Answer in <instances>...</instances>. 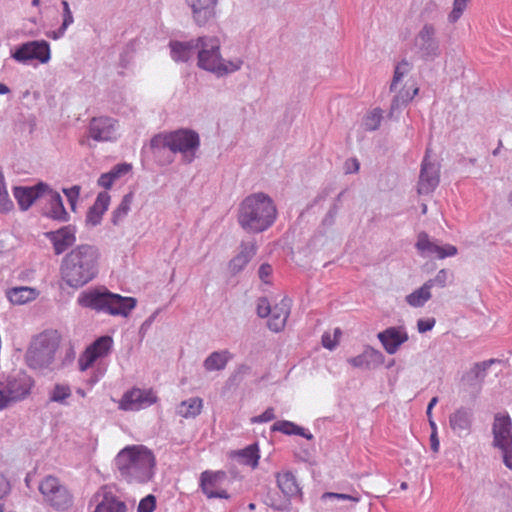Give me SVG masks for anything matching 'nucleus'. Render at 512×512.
Returning a JSON list of instances; mask_svg holds the SVG:
<instances>
[{
  "label": "nucleus",
  "mask_w": 512,
  "mask_h": 512,
  "mask_svg": "<svg viewBox=\"0 0 512 512\" xmlns=\"http://www.w3.org/2000/svg\"><path fill=\"white\" fill-rule=\"evenodd\" d=\"M439 166L428 161L427 156L422 162L417 191L420 195L432 193L439 184Z\"/></svg>",
  "instance_id": "a211bd4d"
},
{
  "label": "nucleus",
  "mask_w": 512,
  "mask_h": 512,
  "mask_svg": "<svg viewBox=\"0 0 512 512\" xmlns=\"http://www.w3.org/2000/svg\"><path fill=\"white\" fill-rule=\"evenodd\" d=\"M45 502L56 510H67L73 504V496L54 476L45 477L39 484Z\"/></svg>",
  "instance_id": "6e6552de"
},
{
  "label": "nucleus",
  "mask_w": 512,
  "mask_h": 512,
  "mask_svg": "<svg viewBox=\"0 0 512 512\" xmlns=\"http://www.w3.org/2000/svg\"><path fill=\"white\" fill-rule=\"evenodd\" d=\"M203 408V401L199 397L182 401L179 406V414L185 418L198 416Z\"/></svg>",
  "instance_id": "f704fd0d"
},
{
  "label": "nucleus",
  "mask_w": 512,
  "mask_h": 512,
  "mask_svg": "<svg viewBox=\"0 0 512 512\" xmlns=\"http://www.w3.org/2000/svg\"><path fill=\"white\" fill-rule=\"evenodd\" d=\"M493 444L499 449L512 447V421L509 415L498 413L492 427Z\"/></svg>",
  "instance_id": "2eb2a0df"
},
{
  "label": "nucleus",
  "mask_w": 512,
  "mask_h": 512,
  "mask_svg": "<svg viewBox=\"0 0 512 512\" xmlns=\"http://www.w3.org/2000/svg\"><path fill=\"white\" fill-rule=\"evenodd\" d=\"M233 456L238 458L240 464L255 469L258 466L260 459L259 447L256 443L251 444L244 449L235 451Z\"/></svg>",
  "instance_id": "c85d7f7f"
},
{
  "label": "nucleus",
  "mask_w": 512,
  "mask_h": 512,
  "mask_svg": "<svg viewBox=\"0 0 512 512\" xmlns=\"http://www.w3.org/2000/svg\"><path fill=\"white\" fill-rule=\"evenodd\" d=\"M503 453V462L506 467L512 469V447L507 449H500Z\"/></svg>",
  "instance_id": "bf43d9fd"
},
{
  "label": "nucleus",
  "mask_w": 512,
  "mask_h": 512,
  "mask_svg": "<svg viewBox=\"0 0 512 512\" xmlns=\"http://www.w3.org/2000/svg\"><path fill=\"white\" fill-rule=\"evenodd\" d=\"M381 120H382V110L379 108H376V109L372 110L371 112H369L365 116L363 125L366 130L373 131V130H376L380 126Z\"/></svg>",
  "instance_id": "ea45409f"
},
{
  "label": "nucleus",
  "mask_w": 512,
  "mask_h": 512,
  "mask_svg": "<svg viewBox=\"0 0 512 512\" xmlns=\"http://www.w3.org/2000/svg\"><path fill=\"white\" fill-rule=\"evenodd\" d=\"M359 162L357 159H350L346 162V172L353 173L359 170Z\"/></svg>",
  "instance_id": "052dcab7"
},
{
  "label": "nucleus",
  "mask_w": 512,
  "mask_h": 512,
  "mask_svg": "<svg viewBox=\"0 0 512 512\" xmlns=\"http://www.w3.org/2000/svg\"><path fill=\"white\" fill-rule=\"evenodd\" d=\"M431 449L433 452L437 453L439 451L440 443L437 437L436 432L434 431L430 436Z\"/></svg>",
  "instance_id": "680f3d73"
},
{
  "label": "nucleus",
  "mask_w": 512,
  "mask_h": 512,
  "mask_svg": "<svg viewBox=\"0 0 512 512\" xmlns=\"http://www.w3.org/2000/svg\"><path fill=\"white\" fill-rule=\"evenodd\" d=\"M437 402H438V398H437V397H433V398L430 400V402H429V404H428V407H427V415H428L429 417H430V415H431V410H432V408L437 404Z\"/></svg>",
  "instance_id": "0e129e2a"
},
{
  "label": "nucleus",
  "mask_w": 512,
  "mask_h": 512,
  "mask_svg": "<svg viewBox=\"0 0 512 512\" xmlns=\"http://www.w3.org/2000/svg\"><path fill=\"white\" fill-rule=\"evenodd\" d=\"M369 353L368 352H364L356 357H353V358H350L348 360V362L353 366V367H358V368H363V367H368L369 366Z\"/></svg>",
  "instance_id": "8fccbe9b"
},
{
  "label": "nucleus",
  "mask_w": 512,
  "mask_h": 512,
  "mask_svg": "<svg viewBox=\"0 0 512 512\" xmlns=\"http://www.w3.org/2000/svg\"><path fill=\"white\" fill-rule=\"evenodd\" d=\"M290 314V301L282 299L279 304H276L270 313L268 320V327L274 332H279L284 329L287 318Z\"/></svg>",
  "instance_id": "a878e982"
},
{
  "label": "nucleus",
  "mask_w": 512,
  "mask_h": 512,
  "mask_svg": "<svg viewBox=\"0 0 512 512\" xmlns=\"http://www.w3.org/2000/svg\"><path fill=\"white\" fill-rule=\"evenodd\" d=\"M196 47H199L198 42H171V56L175 61H187L192 57Z\"/></svg>",
  "instance_id": "c756f323"
},
{
  "label": "nucleus",
  "mask_w": 512,
  "mask_h": 512,
  "mask_svg": "<svg viewBox=\"0 0 512 512\" xmlns=\"http://www.w3.org/2000/svg\"><path fill=\"white\" fill-rule=\"evenodd\" d=\"M9 92V88L5 84L0 83V94H7Z\"/></svg>",
  "instance_id": "338daca9"
},
{
  "label": "nucleus",
  "mask_w": 512,
  "mask_h": 512,
  "mask_svg": "<svg viewBox=\"0 0 512 512\" xmlns=\"http://www.w3.org/2000/svg\"><path fill=\"white\" fill-rule=\"evenodd\" d=\"M48 187L42 183L32 187H15L14 197L22 210H27L34 201L43 196Z\"/></svg>",
  "instance_id": "412c9836"
},
{
  "label": "nucleus",
  "mask_w": 512,
  "mask_h": 512,
  "mask_svg": "<svg viewBox=\"0 0 512 512\" xmlns=\"http://www.w3.org/2000/svg\"><path fill=\"white\" fill-rule=\"evenodd\" d=\"M157 396L152 389L132 388L119 402V408L125 411H137L154 404Z\"/></svg>",
  "instance_id": "4468645a"
},
{
  "label": "nucleus",
  "mask_w": 512,
  "mask_h": 512,
  "mask_svg": "<svg viewBox=\"0 0 512 512\" xmlns=\"http://www.w3.org/2000/svg\"><path fill=\"white\" fill-rule=\"evenodd\" d=\"M110 200L111 197L108 192H100L87 213V222L92 225L99 224L110 205Z\"/></svg>",
  "instance_id": "bb28decb"
},
{
  "label": "nucleus",
  "mask_w": 512,
  "mask_h": 512,
  "mask_svg": "<svg viewBox=\"0 0 512 512\" xmlns=\"http://www.w3.org/2000/svg\"><path fill=\"white\" fill-rule=\"evenodd\" d=\"M433 251V255H435L436 258L438 259L453 257L458 253L457 248L451 244H446L444 246H439L438 244H436L435 249Z\"/></svg>",
  "instance_id": "de8ad7c7"
},
{
  "label": "nucleus",
  "mask_w": 512,
  "mask_h": 512,
  "mask_svg": "<svg viewBox=\"0 0 512 512\" xmlns=\"http://www.w3.org/2000/svg\"><path fill=\"white\" fill-rule=\"evenodd\" d=\"M271 430L278 431L286 435H299L308 440H311L313 438V435L309 432H306V430L303 427H300L295 423L286 420L275 422L272 425Z\"/></svg>",
  "instance_id": "2f4dec72"
},
{
  "label": "nucleus",
  "mask_w": 512,
  "mask_h": 512,
  "mask_svg": "<svg viewBox=\"0 0 512 512\" xmlns=\"http://www.w3.org/2000/svg\"><path fill=\"white\" fill-rule=\"evenodd\" d=\"M131 169L129 164H118L111 171L102 174L98 179V185L109 189L114 181L118 179L121 175L128 173Z\"/></svg>",
  "instance_id": "473e14b6"
},
{
  "label": "nucleus",
  "mask_w": 512,
  "mask_h": 512,
  "mask_svg": "<svg viewBox=\"0 0 512 512\" xmlns=\"http://www.w3.org/2000/svg\"><path fill=\"white\" fill-rule=\"evenodd\" d=\"M272 506L278 510H282L284 506L282 504L272 503Z\"/></svg>",
  "instance_id": "774afa93"
},
{
  "label": "nucleus",
  "mask_w": 512,
  "mask_h": 512,
  "mask_svg": "<svg viewBox=\"0 0 512 512\" xmlns=\"http://www.w3.org/2000/svg\"><path fill=\"white\" fill-rule=\"evenodd\" d=\"M277 487L288 502L291 498L301 494V489L295 475L290 471H281L275 475Z\"/></svg>",
  "instance_id": "393cba45"
},
{
  "label": "nucleus",
  "mask_w": 512,
  "mask_h": 512,
  "mask_svg": "<svg viewBox=\"0 0 512 512\" xmlns=\"http://www.w3.org/2000/svg\"><path fill=\"white\" fill-rule=\"evenodd\" d=\"M258 273H259L260 279L264 283H266V284L270 283V276L272 274V267L269 264H267V263L262 264L260 266V268H259V272Z\"/></svg>",
  "instance_id": "13d9d810"
},
{
  "label": "nucleus",
  "mask_w": 512,
  "mask_h": 512,
  "mask_svg": "<svg viewBox=\"0 0 512 512\" xmlns=\"http://www.w3.org/2000/svg\"><path fill=\"white\" fill-rule=\"evenodd\" d=\"M450 426L458 435L468 432L470 429L469 415L464 411H456L450 416Z\"/></svg>",
  "instance_id": "e433bc0d"
},
{
  "label": "nucleus",
  "mask_w": 512,
  "mask_h": 512,
  "mask_svg": "<svg viewBox=\"0 0 512 512\" xmlns=\"http://www.w3.org/2000/svg\"><path fill=\"white\" fill-rule=\"evenodd\" d=\"M436 320L434 318L419 319L417 328L420 333L430 331L435 326Z\"/></svg>",
  "instance_id": "4d7b16f0"
},
{
  "label": "nucleus",
  "mask_w": 512,
  "mask_h": 512,
  "mask_svg": "<svg viewBox=\"0 0 512 512\" xmlns=\"http://www.w3.org/2000/svg\"><path fill=\"white\" fill-rule=\"evenodd\" d=\"M492 362H493V360H491L489 362L485 361V362H482V363H478V364L475 365V368L479 369L481 371H485Z\"/></svg>",
  "instance_id": "69168bd1"
},
{
  "label": "nucleus",
  "mask_w": 512,
  "mask_h": 512,
  "mask_svg": "<svg viewBox=\"0 0 512 512\" xmlns=\"http://www.w3.org/2000/svg\"><path fill=\"white\" fill-rule=\"evenodd\" d=\"M272 309L270 307V304L266 298H261L258 301L257 304V314L260 317H267L270 315Z\"/></svg>",
  "instance_id": "5fc2aeb1"
},
{
  "label": "nucleus",
  "mask_w": 512,
  "mask_h": 512,
  "mask_svg": "<svg viewBox=\"0 0 512 512\" xmlns=\"http://www.w3.org/2000/svg\"><path fill=\"white\" fill-rule=\"evenodd\" d=\"M9 491V483L4 477H0V496L5 495Z\"/></svg>",
  "instance_id": "e2e57ef3"
},
{
  "label": "nucleus",
  "mask_w": 512,
  "mask_h": 512,
  "mask_svg": "<svg viewBox=\"0 0 512 512\" xmlns=\"http://www.w3.org/2000/svg\"><path fill=\"white\" fill-rule=\"evenodd\" d=\"M99 253L96 247L81 244L67 253L60 265L61 279L72 288H80L98 273Z\"/></svg>",
  "instance_id": "f257e3e1"
},
{
  "label": "nucleus",
  "mask_w": 512,
  "mask_h": 512,
  "mask_svg": "<svg viewBox=\"0 0 512 512\" xmlns=\"http://www.w3.org/2000/svg\"><path fill=\"white\" fill-rule=\"evenodd\" d=\"M80 187L79 186H73L69 189H64V193L66 197L68 198V201L70 202L71 208L74 210L76 202L78 200V197L80 195Z\"/></svg>",
  "instance_id": "603ef678"
},
{
  "label": "nucleus",
  "mask_w": 512,
  "mask_h": 512,
  "mask_svg": "<svg viewBox=\"0 0 512 512\" xmlns=\"http://www.w3.org/2000/svg\"><path fill=\"white\" fill-rule=\"evenodd\" d=\"M0 384L11 406L29 396L34 386V381L26 373L21 372L15 376L8 377L5 382H0Z\"/></svg>",
  "instance_id": "1a4fd4ad"
},
{
  "label": "nucleus",
  "mask_w": 512,
  "mask_h": 512,
  "mask_svg": "<svg viewBox=\"0 0 512 512\" xmlns=\"http://www.w3.org/2000/svg\"><path fill=\"white\" fill-rule=\"evenodd\" d=\"M408 338L407 332L402 327H390L378 334V339L390 355L395 354L399 347L408 341Z\"/></svg>",
  "instance_id": "aec40b11"
},
{
  "label": "nucleus",
  "mask_w": 512,
  "mask_h": 512,
  "mask_svg": "<svg viewBox=\"0 0 512 512\" xmlns=\"http://www.w3.org/2000/svg\"><path fill=\"white\" fill-rule=\"evenodd\" d=\"M61 341V334L54 329L34 336L25 354L27 365L39 370L50 368L59 352Z\"/></svg>",
  "instance_id": "20e7f679"
},
{
  "label": "nucleus",
  "mask_w": 512,
  "mask_h": 512,
  "mask_svg": "<svg viewBox=\"0 0 512 512\" xmlns=\"http://www.w3.org/2000/svg\"><path fill=\"white\" fill-rule=\"evenodd\" d=\"M415 47L422 58L432 60L439 55V41L436 38V28L425 24L415 37Z\"/></svg>",
  "instance_id": "ddd939ff"
},
{
  "label": "nucleus",
  "mask_w": 512,
  "mask_h": 512,
  "mask_svg": "<svg viewBox=\"0 0 512 512\" xmlns=\"http://www.w3.org/2000/svg\"><path fill=\"white\" fill-rule=\"evenodd\" d=\"M448 280V271L441 269L433 279H429L427 282H432L433 286L445 287Z\"/></svg>",
  "instance_id": "3c124183"
},
{
  "label": "nucleus",
  "mask_w": 512,
  "mask_h": 512,
  "mask_svg": "<svg viewBox=\"0 0 512 512\" xmlns=\"http://www.w3.org/2000/svg\"><path fill=\"white\" fill-rule=\"evenodd\" d=\"M116 123L110 117H94L89 123V136L97 142L113 141L116 139Z\"/></svg>",
  "instance_id": "dca6fc26"
},
{
  "label": "nucleus",
  "mask_w": 512,
  "mask_h": 512,
  "mask_svg": "<svg viewBox=\"0 0 512 512\" xmlns=\"http://www.w3.org/2000/svg\"><path fill=\"white\" fill-rule=\"evenodd\" d=\"M108 292L99 290H88L80 293L77 303L84 308H89L98 312H105Z\"/></svg>",
  "instance_id": "b1692460"
},
{
  "label": "nucleus",
  "mask_w": 512,
  "mask_h": 512,
  "mask_svg": "<svg viewBox=\"0 0 512 512\" xmlns=\"http://www.w3.org/2000/svg\"><path fill=\"white\" fill-rule=\"evenodd\" d=\"M113 347V339L110 336H101L90 344L79 356L78 367L80 371H86L91 368L94 363L102 358L107 357Z\"/></svg>",
  "instance_id": "9d476101"
},
{
  "label": "nucleus",
  "mask_w": 512,
  "mask_h": 512,
  "mask_svg": "<svg viewBox=\"0 0 512 512\" xmlns=\"http://www.w3.org/2000/svg\"><path fill=\"white\" fill-rule=\"evenodd\" d=\"M255 254L254 245L244 247L241 252L235 256L229 263V268L233 273L240 272L251 260Z\"/></svg>",
  "instance_id": "72a5a7b5"
},
{
  "label": "nucleus",
  "mask_w": 512,
  "mask_h": 512,
  "mask_svg": "<svg viewBox=\"0 0 512 512\" xmlns=\"http://www.w3.org/2000/svg\"><path fill=\"white\" fill-rule=\"evenodd\" d=\"M151 145L153 147H167L172 152H180L184 160L190 163L199 147V136L191 130H177L155 136L151 140Z\"/></svg>",
  "instance_id": "0eeeda50"
},
{
  "label": "nucleus",
  "mask_w": 512,
  "mask_h": 512,
  "mask_svg": "<svg viewBox=\"0 0 512 512\" xmlns=\"http://www.w3.org/2000/svg\"><path fill=\"white\" fill-rule=\"evenodd\" d=\"M48 196L51 201L52 209L49 212V216L53 219L57 220H65L67 216V212L63 206L62 199L58 193H53L52 191H48Z\"/></svg>",
  "instance_id": "4c0bfd02"
},
{
  "label": "nucleus",
  "mask_w": 512,
  "mask_h": 512,
  "mask_svg": "<svg viewBox=\"0 0 512 512\" xmlns=\"http://www.w3.org/2000/svg\"><path fill=\"white\" fill-rule=\"evenodd\" d=\"M6 295L12 304L23 305L35 300L39 292L31 287L20 286L9 289Z\"/></svg>",
  "instance_id": "cd10ccee"
},
{
  "label": "nucleus",
  "mask_w": 512,
  "mask_h": 512,
  "mask_svg": "<svg viewBox=\"0 0 512 512\" xmlns=\"http://www.w3.org/2000/svg\"><path fill=\"white\" fill-rule=\"evenodd\" d=\"M155 464L153 452L144 445L126 446L115 457V465L128 483L143 484L150 481Z\"/></svg>",
  "instance_id": "f03ea898"
},
{
  "label": "nucleus",
  "mask_w": 512,
  "mask_h": 512,
  "mask_svg": "<svg viewBox=\"0 0 512 512\" xmlns=\"http://www.w3.org/2000/svg\"><path fill=\"white\" fill-rule=\"evenodd\" d=\"M341 335H342V332H341L340 328H335L333 333L325 332L322 335L323 347H325L329 350L334 349L338 345Z\"/></svg>",
  "instance_id": "37998d69"
},
{
  "label": "nucleus",
  "mask_w": 512,
  "mask_h": 512,
  "mask_svg": "<svg viewBox=\"0 0 512 512\" xmlns=\"http://www.w3.org/2000/svg\"><path fill=\"white\" fill-rule=\"evenodd\" d=\"M226 480V472L206 470L200 475V488L209 499H229L230 495L224 487Z\"/></svg>",
  "instance_id": "9b49d317"
},
{
  "label": "nucleus",
  "mask_w": 512,
  "mask_h": 512,
  "mask_svg": "<svg viewBox=\"0 0 512 512\" xmlns=\"http://www.w3.org/2000/svg\"><path fill=\"white\" fill-rule=\"evenodd\" d=\"M92 500L96 503L93 512H127L125 502L120 500L107 487L100 488L93 495Z\"/></svg>",
  "instance_id": "f3484780"
},
{
  "label": "nucleus",
  "mask_w": 512,
  "mask_h": 512,
  "mask_svg": "<svg viewBox=\"0 0 512 512\" xmlns=\"http://www.w3.org/2000/svg\"><path fill=\"white\" fill-rule=\"evenodd\" d=\"M71 396V389L68 385L57 384L51 394V400L54 402H62Z\"/></svg>",
  "instance_id": "49530a36"
},
{
  "label": "nucleus",
  "mask_w": 512,
  "mask_h": 512,
  "mask_svg": "<svg viewBox=\"0 0 512 512\" xmlns=\"http://www.w3.org/2000/svg\"><path fill=\"white\" fill-rule=\"evenodd\" d=\"M62 6H63V23H62V26L60 27L59 31H58V34H55L54 35V39L58 38L59 36H62L66 29L73 23L74 19H73V15H72V12L70 10V7H69V4L67 1H62Z\"/></svg>",
  "instance_id": "c03bdc74"
},
{
  "label": "nucleus",
  "mask_w": 512,
  "mask_h": 512,
  "mask_svg": "<svg viewBox=\"0 0 512 512\" xmlns=\"http://www.w3.org/2000/svg\"><path fill=\"white\" fill-rule=\"evenodd\" d=\"M469 0H454L452 11L448 15V20L451 23L457 22L467 8Z\"/></svg>",
  "instance_id": "a18cd8bd"
},
{
  "label": "nucleus",
  "mask_w": 512,
  "mask_h": 512,
  "mask_svg": "<svg viewBox=\"0 0 512 512\" xmlns=\"http://www.w3.org/2000/svg\"><path fill=\"white\" fill-rule=\"evenodd\" d=\"M230 358L231 354L228 351L213 352L204 361V367L207 371L222 370Z\"/></svg>",
  "instance_id": "c9c22d12"
},
{
  "label": "nucleus",
  "mask_w": 512,
  "mask_h": 512,
  "mask_svg": "<svg viewBox=\"0 0 512 512\" xmlns=\"http://www.w3.org/2000/svg\"><path fill=\"white\" fill-rule=\"evenodd\" d=\"M156 508V498L153 495H147L140 500L137 512H153Z\"/></svg>",
  "instance_id": "09e8293b"
},
{
  "label": "nucleus",
  "mask_w": 512,
  "mask_h": 512,
  "mask_svg": "<svg viewBox=\"0 0 512 512\" xmlns=\"http://www.w3.org/2000/svg\"><path fill=\"white\" fill-rule=\"evenodd\" d=\"M323 498H336L339 500H350L355 503H358L360 501L359 495H348L343 493H334V492H327L323 494Z\"/></svg>",
  "instance_id": "864d4df0"
},
{
  "label": "nucleus",
  "mask_w": 512,
  "mask_h": 512,
  "mask_svg": "<svg viewBox=\"0 0 512 512\" xmlns=\"http://www.w3.org/2000/svg\"><path fill=\"white\" fill-rule=\"evenodd\" d=\"M133 202V194H126L121 203L113 212L112 221L114 224H118L129 212L131 204Z\"/></svg>",
  "instance_id": "58836bf2"
},
{
  "label": "nucleus",
  "mask_w": 512,
  "mask_h": 512,
  "mask_svg": "<svg viewBox=\"0 0 512 512\" xmlns=\"http://www.w3.org/2000/svg\"><path fill=\"white\" fill-rule=\"evenodd\" d=\"M48 237L53 244L56 255L62 254L76 241V230L72 226H65L57 231L49 232Z\"/></svg>",
  "instance_id": "4be33fe9"
},
{
  "label": "nucleus",
  "mask_w": 512,
  "mask_h": 512,
  "mask_svg": "<svg viewBox=\"0 0 512 512\" xmlns=\"http://www.w3.org/2000/svg\"><path fill=\"white\" fill-rule=\"evenodd\" d=\"M135 306L136 300L134 298L108 292L105 312L110 315L127 316Z\"/></svg>",
  "instance_id": "5701e85b"
},
{
  "label": "nucleus",
  "mask_w": 512,
  "mask_h": 512,
  "mask_svg": "<svg viewBox=\"0 0 512 512\" xmlns=\"http://www.w3.org/2000/svg\"><path fill=\"white\" fill-rule=\"evenodd\" d=\"M13 59L20 63L37 60L42 64L47 63L51 58L49 43L41 41H30L20 45L12 53Z\"/></svg>",
  "instance_id": "f8f14e48"
},
{
  "label": "nucleus",
  "mask_w": 512,
  "mask_h": 512,
  "mask_svg": "<svg viewBox=\"0 0 512 512\" xmlns=\"http://www.w3.org/2000/svg\"><path fill=\"white\" fill-rule=\"evenodd\" d=\"M200 50L198 52V66L223 75L238 70L242 64L240 60L225 63L220 56V41L216 37H201L198 39Z\"/></svg>",
  "instance_id": "423d86ee"
},
{
  "label": "nucleus",
  "mask_w": 512,
  "mask_h": 512,
  "mask_svg": "<svg viewBox=\"0 0 512 512\" xmlns=\"http://www.w3.org/2000/svg\"><path fill=\"white\" fill-rule=\"evenodd\" d=\"M192 10V17L199 26L207 24L216 15L218 0H186Z\"/></svg>",
  "instance_id": "6ab92c4d"
},
{
  "label": "nucleus",
  "mask_w": 512,
  "mask_h": 512,
  "mask_svg": "<svg viewBox=\"0 0 512 512\" xmlns=\"http://www.w3.org/2000/svg\"><path fill=\"white\" fill-rule=\"evenodd\" d=\"M276 217L272 199L264 193H254L240 203L237 219L246 232L260 233L271 227Z\"/></svg>",
  "instance_id": "7ed1b4c3"
},
{
  "label": "nucleus",
  "mask_w": 512,
  "mask_h": 512,
  "mask_svg": "<svg viewBox=\"0 0 512 512\" xmlns=\"http://www.w3.org/2000/svg\"><path fill=\"white\" fill-rule=\"evenodd\" d=\"M436 243L430 241L428 235L426 233H420L418 235L416 248L422 254L433 255Z\"/></svg>",
  "instance_id": "a19ab883"
},
{
  "label": "nucleus",
  "mask_w": 512,
  "mask_h": 512,
  "mask_svg": "<svg viewBox=\"0 0 512 512\" xmlns=\"http://www.w3.org/2000/svg\"><path fill=\"white\" fill-rule=\"evenodd\" d=\"M275 418L274 409L267 408L261 415L253 417L251 419L252 423H265L273 420Z\"/></svg>",
  "instance_id": "6e6d98bb"
},
{
  "label": "nucleus",
  "mask_w": 512,
  "mask_h": 512,
  "mask_svg": "<svg viewBox=\"0 0 512 512\" xmlns=\"http://www.w3.org/2000/svg\"><path fill=\"white\" fill-rule=\"evenodd\" d=\"M12 208L13 202L9 198V194L4 183V176L0 173V212H8Z\"/></svg>",
  "instance_id": "79ce46f5"
},
{
  "label": "nucleus",
  "mask_w": 512,
  "mask_h": 512,
  "mask_svg": "<svg viewBox=\"0 0 512 512\" xmlns=\"http://www.w3.org/2000/svg\"><path fill=\"white\" fill-rule=\"evenodd\" d=\"M432 282H425L420 288L406 296V302L412 307H422L430 300Z\"/></svg>",
  "instance_id": "7c9ffc66"
},
{
  "label": "nucleus",
  "mask_w": 512,
  "mask_h": 512,
  "mask_svg": "<svg viewBox=\"0 0 512 512\" xmlns=\"http://www.w3.org/2000/svg\"><path fill=\"white\" fill-rule=\"evenodd\" d=\"M411 71L412 65L406 60H402L395 67L390 85V90L395 93L391 104V114L408 104L418 94L419 88Z\"/></svg>",
  "instance_id": "39448f33"
}]
</instances>
